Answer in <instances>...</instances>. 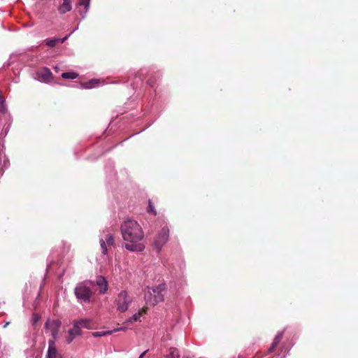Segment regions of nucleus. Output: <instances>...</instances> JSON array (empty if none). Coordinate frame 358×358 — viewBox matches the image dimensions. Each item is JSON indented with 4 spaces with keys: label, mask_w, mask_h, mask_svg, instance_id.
Segmentation results:
<instances>
[{
    "label": "nucleus",
    "mask_w": 358,
    "mask_h": 358,
    "mask_svg": "<svg viewBox=\"0 0 358 358\" xmlns=\"http://www.w3.org/2000/svg\"><path fill=\"white\" fill-rule=\"evenodd\" d=\"M114 244H115V241H114L113 236L110 234H107L105 240H103V239L100 240V245H101V248L102 250V253L103 255L107 254L108 250H107L106 245L110 246V245H114Z\"/></svg>",
    "instance_id": "nucleus-9"
},
{
    "label": "nucleus",
    "mask_w": 358,
    "mask_h": 358,
    "mask_svg": "<svg viewBox=\"0 0 358 358\" xmlns=\"http://www.w3.org/2000/svg\"><path fill=\"white\" fill-rule=\"evenodd\" d=\"M45 358H63V355L57 348L56 343L53 340L48 341V348Z\"/></svg>",
    "instance_id": "nucleus-7"
},
{
    "label": "nucleus",
    "mask_w": 358,
    "mask_h": 358,
    "mask_svg": "<svg viewBox=\"0 0 358 358\" xmlns=\"http://www.w3.org/2000/svg\"><path fill=\"white\" fill-rule=\"evenodd\" d=\"M4 99L3 97L0 94V112H4L5 111V106L3 104Z\"/></svg>",
    "instance_id": "nucleus-20"
},
{
    "label": "nucleus",
    "mask_w": 358,
    "mask_h": 358,
    "mask_svg": "<svg viewBox=\"0 0 358 358\" xmlns=\"http://www.w3.org/2000/svg\"><path fill=\"white\" fill-rule=\"evenodd\" d=\"M169 236V229L167 227H164L159 231L154 242V248L157 252H159L163 245L167 242Z\"/></svg>",
    "instance_id": "nucleus-5"
},
{
    "label": "nucleus",
    "mask_w": 358,
    "mask_h": 358,
    "mask_svg": "<svg viewBox=\"0 0 358 358\" xmlns=\"http://www.w3.org/2000/svg\"><path fill=\"white\" fill-rule=\"evenodd\" d=\"M165 285L164 284L152 288H148V292L145 294L146 300L150 305L155 304L164 301V294Z\"/></svg>",
    "instance_id": "nucleus-2"
},
{
    "label": "nucleus",
    "mask_w": 358,
    "mask_h": 358,
    "mask_svg": "<svg viewBox=\"0 0 358 358\" xmlns=\"http://www.w3.org/2000/svg\"><path fill=\"white\" fill-rule=\"evenodd\" d=\"M147 308H143L141 310L138 311V313H135L131 318L126 321L125 323H132L134 322L138 321L140 317L146 313Z\"/></svg>",
    "instance_id": "nucleus-13"
},
{
    "label": "nucleus",
    "mask_w": 358,
    "mask_h": 358,
    "mask_svg": "<svg viewBox=\"0 0 358 358\" xmlns=\"http://www.w3.org/2000/svg\"><path fill=\"white\" fill-rule=\"evenodd\" d=\"M75 325H76L78 328L85 327V328H90V321L87 320H76L73 323Z\"/></svg>",
    "instance_id": "nucleus-16"
},
{
    "label": "nucleus",
    "mask_w": 358,
    "mask_h": 358,
    "mask_svg": "<svg viewBox=\"0 0 358 358\" xmlns=\"http://www.w3.org/2000/svg\"><path fill=\"white\" fill-rule=\"evenodd\" d=\"M126 329V327H121V328H119L117 329H115V331H120V330H124Z\"/></svg>",
    "instance_id": "nucleus-26"
},
{
    "label": "nucleus",
    "mask_w": 358,
    "mask_h": 358,
    "mask_svg": "<svg viewBox=\"0 0 358 358\" xmlns=\"http://www.w3.org/2000/svg\"><path fill=\"white\" fill-rule=\"evenodd\" d=\"M61 327V322L58 320H48L45 324V328L50 331L52 335V339L55 342L57 338V335Z\"/></svg>",
    "instance_id": "nucleus-6"
},
{
    "label": "nucleus",
    "mask_w": 358,
    "mask_h": 358,
    "mask_svg": "<svg viewBox=\"0 0 358 358\" xmlns=\"http://www.w3.org/2000/svg\"><path fill=\"white\" fill-rule=\"evenodd\" d=\"M39 78L43 82L49 83L52 79V73L48 69H44L38 73Z\"/></svg>",
    "instance_id": "nucleus-12"
},
{
    "label": "nucleus",
    "mask_w": 358,
    "mask_h": 358,
    "mask_svg": "<svg viewBox=\"0 0 358 358\" xmlns=\"http://www.w3.org/2000/svg\"><path fill=\"white\" fill-rule=\"evenodd\" d=\"M122 238L124 241V247L131 252H141L145 245L141 242L144 234L139 224L131 219L125 220L120 227Z\"/></svg>",
    "instance_id": "nucleus-1"
},
{
    "label": "nucleus",
    "mask_w": 358,
    "mask_h": 358,
    "mask_svg": "<svg viewBox=\"0 0 358 358\" xmlns=\"http://www.w3.org/2000/svg\"><path fill=\"white\" fill-rule=\"evenodd\" d=\"M82 331L81 329L78 328L76 325L73 324V327L69 330L68 336L66 337V343H71L76 337L81 335Z\"/></svg>",
    "instance_id": "nucleus-10"
},
{
    "label": "nucleus",
    "mask_w": 358,
    "mask_h": 358,
    "mask_svg": "<svg viewBox=\"0 0 358 358\" xmlns=\"http://www.w3.org/2000/svg\"><path fill=\"white\" fill-rule=\"evenodd\" d=\"M99 83V80L92 79L87 83H84L82 84L83 87L86 89H90L95 87Z\"/></svg>",
    "instance_id": "nucleus-18"
},
{
    "label": "nucleus",
    "mask_w": 358,
    "mask_h": 358,
    "mask_svg": "<svg viewBox=\"0 0 358 358\" xmlns=\"http://www.w3.org/2000/svg\"><path fill=\"white\" fill-rule=\"evenodd\" d=\"M148 350L144 351L138 358H143V357L145 355V354L148 352Z\"/></svg>",
    "instance_id": "nucleus-24"
},
{
    "label": "nucleus",
    "mask_w": 358,
    "mask_h": 358,
    "mask_svg": "<svg viewBox=\"0 0 358 358\" xmlns=\"http://www.w3.org/2000/svg\"><path fill=\"white\" fill-rule=\"evenodd\" d=\"M148 212L156 215V211L154 210V206L150 201H149Z\"/></svg>",
    "instance_id": "nucleus-22"
},
{
    "label": "nucleus",
    "mask_w": 358,
    "mask_h": 358,
    "mask_svg": "<svg viewBox=\"0 0 358 358\" xmlns=\"http://www.w3.org/2000/svg\"><path fill=\"white\" fill-rule=\"evenodd\" d=\"M179 357L178 350L175 348H171L169 350V353L166 355V358H178Z\"/></svg>",
    "instance_id": "nucleus-15"
},
{
    "label": "nucleus",
    "mask_w": 358,
    "mask_h": 358,
    "mask_svg": "<svg viewBox=\"0 0 358 358\" xmlns=\"http://www.w3.org/2000/svg\"><path fill=\"white\" fill-rule=\"evenodd\" d=\"M117 309L121 313L127 310L129 303L131 302V298L129 296L126 291H122L116 298Z\"/></svg>",
    "instance_id": "nucleus-4"
},
{
    "label": "nucleus",
    "mask_w": 358,
    "mask_h": 358,
    "mask_svg": "<svg viewBox=\"0 0 358 358\" xmlns=\"http://www.w3.org/2000/svg\"><path fill=\"white\" fill-rule=\"evenodd\" d=\"M282 334L283 333L280 332L275 336L271 347L268 348V352H273L274 351L277 345L279 344L280 341L282 340Z\"/></svg>",
    "instance_id": "nucleus-14"
},
{
    "label": "nucleus",
    "mask_w": 358,
    "mask_h": 358,
    "mask_svg": "<svg viewBox=\"0 0 358 358\" xmlns=\"http://www.w3.org/2000/svg\"><path fill=\"white\" fill-rule=\"evenodd\" d=\"M78 74L75 72H64L62 74V77L64 79H75L78 78Z\"/></svg>",
    "instance_id": "nucleus-19"
},
{
    "label": "nucleus",
    "mask_w": 358,
    "mask_h": 358,
    "mask_svg": "<svg viewBox=\"0 0 358 358\" xmlns=\"http://www.w3.org/2000/svg\"><path fill=\"white\" fill-rule=\"evenodd\" d=\"M148 83L151 86V87H153L154 85H153V81H152L150 79H149L148 80Z\"/></svg>",
    "instance_id": "nucleus-25"
},
{
    "label": "nucleus",
    "mask_w": 358,
    "mask_h": 358,
    "mask_svg": "<svg viewBox=\"0 0 358 358\" xmlns=\"http://www.w3.org/2000/svg\"><path fill=\"white\" fill-rule=\"evenodd\" d=\"M37 320H38V318H37V317H35V318H34V322H36Z\"/></svg>",
    "instance_id": "nucleus-27"
},
{
    "label": "nucleus",
    "mask_w": 358,
    "mask_h": 358,
    "mask_svg": "<svg viewBox=\"0 0 358 358\" xmlns=\"http://www.w3.org/2000/svg\"><path fill=\"white\" fill-rule=\"evenodd\" d=\"M90 0H79V4L80 6H84L85 8L87 9L89 6Z\"/></svg>",
    "instance_id": "nucleus-21"
},
{
    "label": "nucleus",
    "mask_w": 358,
    "mask_h": 358,
    "mask_svg": "<svg viewBox=\"0 0 358 358\" xmlns=\"http://www.w3.org/2000/svg\"><path fill=\"white\" fill-rule=\"evenodd\" d=\"M112 334V331H106V332H94L93 333V336H95V337H97V336H104V335H106V334Z\"/></svg>",
    "instance_id": "nucleus-23"
},
{
    "label": "nucleus",
    "mask_w": 358,
    "mask_h": 358,
    "mask_svg": "<svg viewBox=\"0 0 358 358\" xmlns=\"http://www.w3.org/2000/svg\"><path fill=\"white\" fill-rule=\"evenodd\" d=\"M66 37L60 39V38H52L46 41V45L48 47L52 48L55 47L58 41H61V43H64L66 40Z\"/></svg>",
    "instance_id": "nucleus-17"
},
{
    "label": "nucleus",
    "mask_w": 358,
    "mask_h": 358,
    "mask_svg": "<svg viewBox=\"0 0 358 358\" xmlns=\"http://www.w3.org/2000/svg\"><path fill=\"white\" fill-rule=\"evenodd\" d=\"M72 8V1L71 0H62V3H61L58 7V12L63 15L68 12H69Z\"/></svg>",
    "instance_id": "nucleus-11"
},
{
    "label": "nucleus",
    "mask_w": 358,
    "mask_h": 358,
    "mask_svg": "<svg viewBox=\"0 0 358 358\" xmlns=\"http://www.w3.org/2000/svg\"><path fill=\"white\" fill-rule=\"evenodd\" d=\"M74 294L80 303H90L94 295L92 290L84 283H80L76 287Z\"/></svg>",
    "instance_id": "nucleus-3"
},
{
    "label": "nucleus",
    "mask_w": 358,
    "mask_h": 358,
    "mask_svg": "<svg viewBox=\"0 0 358 358\" xmlns=\"http://www.w3.org/2000/svg\"><path fill=\"white\" fill-rule=\"evenodd\" d=\"M90 284L92 286L96 285L99 288V292L100 294H104L108 289V282L106 278L101 275L98 276L95 282L90 281Z\"/></svg>",
    "instance_id": "nucleus-8"
}]
</instances>
